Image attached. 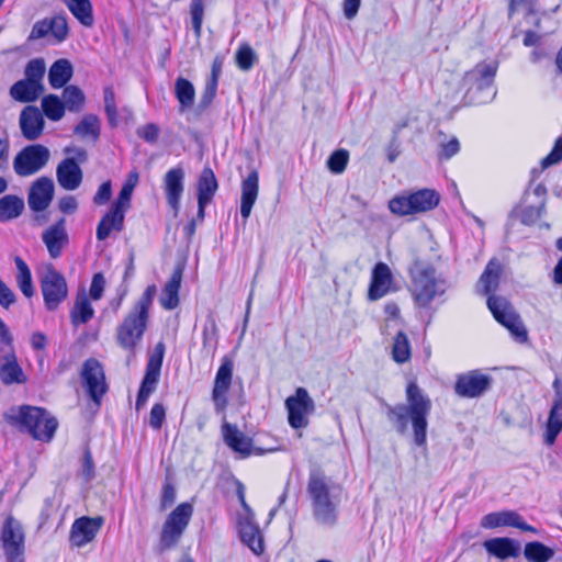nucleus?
<instances>
[{"mask_svg":"<svg viewBox=\"0 0 562 562\" xmlns=\"http://www.w3.org/2000/svg\"><path fill=\"white\" fill-rule=\"evenodd\" d=\"M406 398L407 404L392 406L384 400L381 401V404L385 408L387 419L400 435L407 431L408 422H412L414 442L422 447L427 440V417L431 409V402L414 382L407 385Z\"/></svg>","mask_w":562,"mask_h":562,"instance_id":"nucleus-1","label":"nucleus"},{"mask_svg":"<svg viewBox=\"0 0 562 562\" xmlns=\"http://www.w3.org/2000/svg\"><path fill=\"white\" fill-rule=\"evenodd\" d=\"M344 487L323 471H310L306 493L311 502L312 517L322 527L333 528L339 520Z\"/></svg>","mask_w":562,"mask_h":562,"instance_id":"nucleus-2","label":"nucleus"},{"mask_svg":"<svg viewBox=\"0 0 562 562\" xmlns=\"http://www.w3.org/2000/svg\"><path fill=\"white\" fill-rule=\"evenodd\" d=\"M157 288L148 285L133 308L116 327V341L121 348L135 355L137 345L142 341L149 321V310L153 305Z\"/></svg>","mask_w":562,"mask_h":562,"instance_id":"nucleus-3","label":"nucleus"},{"mask_svg":"<svg viewBox=\"0 0 562 562\" xmlns=\"http://www.w3.org/2000/svg\"><path fill=\"white\" fill-rule=\"evenodd\" d=\"M496 72V63H479L464 74L462 86L465 89L463 93L465 105L486 104L495 99L497 93L494 87Z\"/></svg>","mask_w":562,"mask_h":562,"instance_id":"nucleus-4","label":"nucleus"},{"mask_svg":"<svg viewBox=\"0 0 562 562\" xmlns=\"http://www.w3.org/2000/svg\"><path fill=\"white\" fill-rule=\"evenodd\" d=\"M408 272L409 291L419 307H427L436 296L445 293V281L436 276L432 265L415 258Z\"/></svg>","mask_w":562,"mask_h":562,"instance_id":"nucleus-5","label":"nucleus"},{"mask_svg":"<svg viewBox=\"0 0 562 562\" xmlns=\"http://www.w3.org/2000/svg\"><path fill=\"white\" fill-rule=\"evenodd\" d=\"M4 420L21 432L29 434L33 439L49 442L57 430L58 420L50 418L46 420V432H37L36 423L44 417V408L31 405L12 406L3 415Z\"/></svg>","mask_w":562,"mask_h":562,"instance_id":"nucleus-6","label":"nucleus"},{"mask_svg":"<svg viewBox=\"0 0 562 562\" xmlns=\"http://www.w3.org/2000/svg\"><path fill=\"white\" fill-rule=\"evenodd\" d=\"M440 199L439 192L435 189L404 191L389 201V209L397 216L414 215L434 210Z\"/></svg>","mask_w":562,"mask_h":562,"instance_id":"nucleus-7","label":"nucleus"},{"mask_svg":"<svg viewBox=\"0 0 562 562\" xmlns=\"http://www.w3.org/2000/svg\"><path fill=\"white\" fill-rule=\"evenodd\" d=\"M193 514L190 503L179 504L166 518L159 539V551L176 547L187 529Z\"/></svg>","mask_w":562,"mask_h":562,"instance_id":"nucleus-8","label":"nucleus"},{"mask_svg":"<svg viewBox=\"0 0 562 562\" xmlns=\"http://www.w3.org/2000/svg\"><path fill=\"white\" fill-rule=\"evenodd\" d=\"M40 286L45 308L56 311L68 296V285L63 273L48 265L40 277Z\"/></svg>","mask_w":562,"mask_h":562,"instance_id":"nucleus-9","label":"nucleus"},{"mask_svg":"<svg viewBox=\"0 0 562 562\" xmlns=\"http://www.w3.org/2000/svg\"><path fill=\"white\" fill-rule=\"evenodd\" d=\"M487 307L494 318L506 327L517 341L524 342L527 340V330L520 316L516 313L507 299L497 295H488Z\"/></svg>","mask_w":562,"mask_h":562,"instance_id":"nucleus-10","label":"nucleus"},{"mask_svg":"<svg viewBox=\"0 0 562 562\" xmlns=\"http://www.w3.org/2000/svg\"><path fill=\"white\" fill-rule=\"evenodd\" d=\"M165 344L159 341L156 344L154 351L150 353L146 364L145 374L143 376L138 394L136 397L135 408L139 411L146 404L148 397L155 392L159 378L161 366L165 356Z\"/></svg>","mask_w":562,"mask_h":562,"instance_id":"nucleus-11","label":"nucleus"},{"mask_svg":"<svg viewBox=\"0 0 562 562\" xmlns=\"http://www.w3.org/2000/svg\"><path fill=\"white\" fill-rule=\"evenodd\" d=\"M50 157L49 149L41 144L23 147L13 159V170L19 177H30L42 170Z\"/></svg>","mask_w":562,"mask_h":562,"instance_id":"nucleus-12","label":"nucleus"},{"mask_svg":"<svg viewBox=\"0 0 562 562\" xmlns=\"http://www.w3.org/2000/svg\"><path fill=\"white\" fill-rule=\"evenodd\" d=\"M1 541L7 562H24L25 537L22 525L9 516L2 526Z\"/></svg>","mask_w":562,"mask_h":562,"instance_id":"nucleus-13","label":"nucleus"},{"mask_svg":"<svg viewBox=\"0 0 562 562\" xmlns=\"http://www.w3.org/2000/svg\"><path fill=\"white\" fill-rule=\"evenodd\" d=\"M289 425L294 429L308 425V415L315 411V403L304 387H297L294 395L285 400Z\"/></svg>","mask_w":562,"mask_h":562,"instance_id":"nucleus-14","label":"nucleus"},{"mask_svg":"<svg viewBox=\"0 0 562 562\" xmlns=\"http://www.w3.org/2000/svg\"><path fill=\"white\" fill-rule=\"evenodd\" d=\"M493 378L481 370H471L457 376L454 393L464 398L484 395L492 386Z\"/></svg>","mask_w":562,"mask_h":562,"instance_id":"nucleus-15","label":"nucleus"},{"mask_svg":"<svg viewBox=\"0 0 562 562\" xmlns=\"http://www.w3.org/2000/svg\"><path fill=\"white\" fill-rule=\"evenodd\" d=\"M80 375L89 397L99 405L108 391L103 367L97 359L89 358L83 362Z\"/></svg>","mask_w":562,"mask_h":562,"instance_id":"nucleus-16","label":"nucleus"},{"mask_svg":"<svg viewBox=\"0 0 562 562\" xmlns=\"http://www.w3.org/2000/svg\"><path fill=\"white\" fill-rule=\"evenodd\" d=\"M234 370V360L231 356H224L222 363L216 372L212 390V400L215 411L223 412L227 406L226 393L231 387Z\"/></svg>","mask_w":562,"mask_h":562,"instance_id":"nucleus-17","label":"nucleus"},{"mask_svg":"<svg viewBox=\"0 0 562 562\" xmlns=\"http://www.w3.org/2000/svg\"><path fill=\"white\" fill-rule=\"evenodd\" d=\"M104 524L102 516L77 518L70 528L69 541L72 547L82 548L93 541Z\"/></svg>","mask_w":562,"mask_h":562,"instance_id":"nucleus-18","label":"nucleus"},{"mask_svg":"<svg viewBox=\"0 0 562 562\" xmlns=\"http://www.w3.org/2000/svg\"><path fill=\"white\" fill-rule=\"evenodd\" d=\"M55 193L52 178L43 176L37 178L29 188L27 204L35 213L44 212L50 205Z\"/></svg>","mask_w":562,"mask_h":562,"instance_id":"nucleus-19","label":"nucleus"},{"mask_svg":"<svg viewBox=\"0 0 562 562\" xmlns=\"http://www.w3.org/2000/svg\"><path fill=\"white\" fill-rule=\"evenodd\" d=\"M224 442L241 458H247L251 454H262L263 450L252 446V439L240 431L236 425L224 423L222 426Z\"/></svg>","mask_w":562,"mask_h":562,"instance_id":"nucleus-20","label":"nucleus"},{"mask_svg":"<svg viewBox=\"0 0 562 562\" xmlns=\"http://www.w3.org/2000/svg\"><path fill=\"white\" fill-rule=\"evenodd\" d=\"M8 349L2 348L4 352L0 356V380L5 385L22 384L26 381V376L18 363L13 346H5Z\"/></svg>","mask_w":562,"mask_h":562,"instance_id":"nucleus-21","label":"nucleus"},{"mask_svg":"<svg viewBox=\"0 0 562 562\" xmlns=\"http://www.w3.org/2000/svg\"><path fill=\"white\" fill-rule=\"evenodd\" d=\"M393 276L390 267L384 262H378L371 273V281L368 290V299L378 301L391 291Z\"/></svg>","mask_w":562,"mask_h":562,"instance_id":"nucleus-22","label":"nucleus"},{"mask_svg":"<svg viewBox=\"0 0 562 562\" xmlns=\"http://www.w3.org/2000/svg\"><path fill=\"white\" fill-rule=\"evenodd\" d=\"M56 178L63 189L75 191L82 182L83 172L74 157H67L57 165Z\"/></svg>","mask_w":562,"mask_h":562,"instance_id":"nucleus-23","label":"nucleus"},{"mask_svg":"<svg viewBox=\"0 0 562 562\" xmlns=\"http://www.w3.org/2000/svg\"><path fill=\"white\" fill-rule=\"evenodd\" d=\"M42 240L53 259L61 256L63 249L68 245L69 238L65 227V218L61 217L42 234Z\"/></svg>","mask_w":562,"mask_h":562,"instance_id":"nucleus-24","label":"nucleus"},{"mask_svg":"<svg viewBox=\"0 0 562 562\" xmlns=\"http://www.w3.org/2000/svg\"><path fill=\"white\" fill-rule=\"evenodd\" d=\"M166 199L169 206L177 213L180 207V200L184 190V170L176 167L167 171L164 179Z\"/></svg>","mask_w":562,"mask_h":562,"instance_id":"nucleus-25","label":"nucleus"},{"mask_svg":"<svg viewBox=\"0 0 562 562\" xmlns=\"http://www.w3.org/2000/svg\"><path fill=\"white\" fill-rule=\"evenodd\" d=\"M19 123L22 135L27 140L37 139L45 126L42 112L34 105H26L21 111Z\"/></svg>","mask_w":562,"mask_h":562,"instance_id":"nucleus-26","label":"nucleus"},{"mask_svg":"<svg viewBox=\"0 0 562 562\" xmlns=\"http://www.w3.org/2000/svg\"><path fill=\"white\" fill-rule=\"evenodd\" d=\"M258 171L251 170L250 173L241 182L240 215L245 221H247V218L250 216L252 206L258 196Z\"/></svg>","mask_w":562,"mask_h":562,"instance_id":"nucleus-27","label":"nucleus"},{"mask_svg":"<svg viewBox=\"0 0 562 562\" xmlns=\"http://www.w3.org/2000/svg\"><path fill=\"white\" fill-rule=\"evenodd\" d=\"M502 271L501 262L496 258L491 259L477 281V293L488 295L495 291L498 288Z\"/></svg>","mask_w":562,"mask_h":562,"instance_id":"nucleus-28","label":"nucleus"},{"mask_svg":"<svg viewBox=\"0 0 562 562\" xmlns=\"http://www.w3.org/2000/svg\"><path fill=\"white\" fill-rule=\"evenodd\" d=\"M44 90L43 82L21 79L11 86L10 95L18 102L30 103L36 101Z\"/></svg>","mask_w":562,"mask_h":562,"instance_id":"nucleus-29","label":"nucleus"},{"mask_svg":"<svg viewBox=\"0 0 562 562\" xmlns=\"http://www.w3.org/2000/svg\"><path fill=\"white\" fill-rule=\"evenodd\" d=\"M182 281V268L177 267L166 283L159 299L165 310L171 311L179 305V290Z\"/></svg>","mask_w":562,"mask_h":562,"instance_id":"nucleus-30","label":"nucleus"},{"mask_svg":"<svg viewBox=\"0 0 562 562\" xmlns=\"http://www.w3.org/2000/svg\"><path fill=\"white\" fill-rule=\"evenodd\" d=\"M486 551L499 559L516 558L520 553V544L510 538H493L484 542Z\"/></svg>","mask_w":562,"mask_h":562,"instance_id":"nucleus-31","label":"nucleus"},{"mask_svg":"<svg viewBox=\"0 0 562 562\" xmlns=\"http://www.w3.org/2000/svg\"><path fill=\"white\" fill-rule=\"evenodd\" d=\"M124 212L111 206L109 212L103 215L97 226V239L105 240L110 236L112 229L121 232L124 227Z\"/></svg>","mask_w":562,"mask_h":562,"instance_id":"nucleus-32","label":"nucleus"},{"mask_svg":"<svg viewBox=\"0 0 562 562\" xmlns=\"http://www.w3.org/2000/svg\"><path fill=\"white\" fill-rule=\"evenodd\" d=\"M239 535L244 544H246L256 555L265 551L263 538L259 527L249 521L239 522Z\"/></svg>","mask_w":562,"mask_h":562,"instance_id":"nucleus-33","label":"nucleus"},{"mask_svg":"<svg viewBox=\"0 0 562 562\" xmlns=\"http://www.w3.org/2000/svg\"><path fill=\"white\" fill-rule=\"evenodd\" d=\"M74 75V67L66 58L53 63L48 71V81L52 88H65Z\"/></svg>","mask_w":562,"mask_h":562,"instance_id":"nucleus-34","label":"nucleus"},{"mask_svg":"<svg viewBox=\"0 0 562 562\" xmlns=\"http://www.w3.org/2000/svg\"><path fill=\"white\" fill-rule=\"evenodd\" d=\"M543 211V202L526 206L517 205L510 211L507 225H513L515 218H518L524 225H533L541 217Z\"/></svg>","mask_w":562,"mask_h":562,"instance_id":"nucleus-35","label":"nucleus"},{"mask_svg":"<svg viewBox=\"0 0 562 562\" xmlns=\"http://www.w3.org/2000/svg\"><path fill=\"white\" fill-rule=\"evenodd\" d=\"M25 209L24 200L15 194L0 198V222L5 223L18 218Z\"/></svg>","mask_w":562,"mask_h":562,"instance_id":"nucleus-36","label":"nucleus"},{"mask_svg":"<svg viewBox=\"0 0 562 562\" xmlns=\"http://www.w3.org/2000/svg\"><path fill=\"white\" fill-rule=\"evenodd\" d=\"M94 315V310L85 291L77 294L70 318L74 326L87 324Z\"/></svg>","mask_w":562,"mask_h":562,"instance_id":"nucleus-37","label":"nucleus"},{"mask_svg":"<svg viewBox=\"0 0 562 562\" xmlns=\"http://www.w3.org/2000/svg\"><path fill=\"white\" fill-rule=\"evenodd\" d=\"M562 430V403L553 401V405L550 409L547 428L544 434V442L548 446H552L557 437Z\"/></svg>","mask_w":562,"mask_h":562,"instance_id":"nucleus-38","label":"nucleus"},{"mask_svg":"<svg viewBox=\"0 0 562 562\" xmlns=\"http://www.w3.org/2000/svg\"><path fill=\"white\" fill-rule=\"evenodd\" d=\"M218 189L217 179L210 167H204L198 179V200L211 202Z\"/></svg>","mask_w":562,"mask_h":562,"instance_id":"nucleus-39","label":"nucleus"},{"mask_svg":"<svg viewBox=\"0 0 562 562\" xmlns=\"http://www.w3.org/2000/svg\"><path fill=\"white\" fill-rule=\"evenodd\" d=\"M175 95L179 101V112L183 113L191 109L194 103L195 89L191 81L183 77H179L175 82Z\"/></svg>","mask_w":562,"mask_h":562,"instance_id":"nucleus-40","label":"nucleus"},{"mask_svg":"<svg viewBox=\"0 0 562 562\" xmlns=\"http://www.w3.org/2000/svg\"><path fill=\"white\" fill-rule=\"evenodd\" d=\"M519 514L514 510H503L490 513L482 518L481 526L485 529H492L503 526L515 527L519 520Z\"/></svg>","mask_w":562,"mask_h":562,"instance_id":"nucleus-41","label":"nucleus"},{"mask_svg":"<svg viewBox=\"0 0 562 562\" xmlns=\"http://www.w3.org/2000/svg\"><path fill=\"white\" fill-rule=\"evenodd\" d=\"M74 134L81 138L98 140L101 134L100 120L95 114H86L75 126Z\"/></svg>","mask_w":562,"mask_h":562,"instance_id":"nucleus-42","label":"nucleus"},{"mask_svg":"<svg viewBox=\"0 0 562 562\" xmlns=\"http://www.w3.org/2000/svg\"><path fill=\"white\" fill-rule=\"evenodd\" d=\"M68 10L85 26L93 24L92 4L90 0H64Z\"/></svg>","mask_w":562,"mask_h":562,"instance_id":"nucleus-43","label":"nucleus"},{"mask_svg":"<svg viewBox=\"0 0 562 562\" xmlns=\"http://www.w3.org/2000/svg\"><path fill=\"white\" fill-rule=\"evenodd\" d=\"M42 114L53 122H58L63 119L66 111V105L61 98L56 94H47L43 97L42 102Z\"/></svg>","mask_w":562,"mask_h":562,"instance_id":"nucleus-44","label":"nucleus"},{"mask_svg":"<svg viewBox=\"0 0 562 562\" xmlns=\"http://www.w3.org/2000/svg\"><path fill=\"white\" fill-rule=\"evenodd\" d=\"M61 100L66 105V110L78 113L85 106L86 97L79 87L70 85L64 88Z\"/></svg>","mask_w":562,"mask_h":562,"instance_id":"nucleus-45","label":"nucleus"},{"mask_svg":"<svg viewBox=\"0 0 562 562\" xmlns=\"http://www.w3.org/2000/svg\"><path fill=\"white\" fill-rule=\"evenodd\" d=\"M524 554L530 562H548L554 555V551L541 542L533 541L525 546Z\"/></svg>","mask_w":562,"mask_h":562,"instance_id":"nucleus-46","label":"nucleus"},{"mask_svg":"<svg viewBox=\"0 0 562 562\" xmlns=\"http://www.w3.org/2000/svg\"><path fill=\"white\" fill-rule=\"evenodd\" d=\"M393 359L398 363H404L411 358V344L405 333L398 331L394 337Z\"/></svg>","mask_w":562,"mask_h":562,"instance_id":"nucleus-47","label":"nucleus"},{"mask_svg":"<svg viewBox=\"0 0 562 562\" xmlns=\"http://www.w3.org/2000/svg\"><path fill=\"white\" fill-rule=\"evenodd\" d=\"M236 64L243 71H249L258 60L255 50L248 44H241L235 55Z\"/></svg>","mask_w":562,"mask_h":562,"instance_id":"nucleus-48","label":"nucleus"},{"mask_svg":"<svg viewBox=\"0 0 562 562\" xmlns=\"http://www.w3.org/2000/svg\"><path fill=\"white\" fill-rule=\"evenodd\" d=\"M204 0H192L190 3V15L194 35L201 36L204 16Z\"/></svg>","mask_w":562,"mask_h":562,"instance_id":"nucleus-49","label":"nucleus"},{"mask_svg":"<svg viewBox=\"0 0 562 562\" xmlns=\"http://www.w3.org/2000/svg\"><path fill=\"white\" fill-rule=\"evenodd\" d=\"M46 67L43 58L31 59L25 66V78L32 82H42Z\"/></svg>","mask_w":562,"mask_h":562,"instance_id":"nucleus-50","label":"nucleus"},{"mask_svg":"<svg viewBox=\"0 0 562 562\" xmlns=\"http://www.w3.org/2000/svg\"><path fill=\"white\" fill-rule=\"evenodd\" d=\"M349 153L346 149L335 150L327 159V167L333 173H341L348 164Z\"/></svg>","mask_w":562,"mask_h":562,"instance_id":"nucleus-51","label":"nucleus"},{"mask_svg":"<svg viewBox=\"0 0 562 562\" xmlns=\"http://www.w3.org/2000/svg\"><path fill=\"white\" fill-rule=\"evenodd\" d=\"M49 20L50 34L58 43L64 42L69 33L67 20L64 15H55Z\"/></svg>","mask_w":562,"mask_h":562,"instance_id":"nucleus-52","label":"nucleus"},{"mask_svg":"<svg viewBox=\"0 0 562 562\" xmlns=\"http://www.w3.org/2000/svg\"><path fill=\"white\" fill-rule=\"evenodd\" d=\"M217 86L218 82L207 79L198 105L200 112H203L211 105L216 95Z\"/></svg>","mask_w":562,"mask_h":562,"instance_id":"nucleus-53","label":"nucleus"},{"mask_svg":"<svg viewBox=\"0 0 562 562\" xmlns=\"http://www.w3.org/2000/svg\"><path fill=\"white\" fill-rule=\"evenodd\" d=\"M562 161V136L559 137L551 151L541 160V169H547Z\"/></svg>","mask_w":562,"mask_h":562,"instance_id":"nucleus-54","label":"nucleus"},{"mask_svg":"<svg viewBox=\"0 0 562 562\" xmlns=\"http://www.w3.org/2000/svg\"><path fill=\"white\" fill-rule=\"evenodd\" d=\"M104 110L110 124L114 125L117 116V110L115 104L114 92L109 87L104 89Z\"/></svg>","mask_w":562,"mask_h":562,"instance_id":"nucleus-55","label":"nucleus"},{"mask_svg":"<svg viewBox=\"0 0 562 562\" xmlns=\"http://www.w3.org/2000/svg\"><path fill=\"white\" fill-rule=\"evenodd\" d=\"M132 194L133 190L131 186L123 184L116 200L112 204V207L121 210L122 212L125 213V211L130 207Z\"/></svg>","mask_w":562,"mask_h":562,"instance_id":"nucleus-56","label":"nucleus"},{"mask_svg":"<svg viewBox=\"0 0 562 562\" xmlns=\"http://www.w3.org/2000/svg\"><path fill=\"white\" fill-rule=\"evenodd\" d=\"M166 418V409L162 404L157 403L150 409L149 425L153 429L158 430L161 428Z\"/></svg>","mask_w":562,"mask_h":562,"instance_id":"nucleus-57","label":"nucleus"},{"mask_svg":"<svg viewBox=\"0 0 562 562\" xmlns=\"http://www.w3.org/2000/svg\"><path fill=\"white\" fill-rule=\"evenodd\" d=\"M160 130L155 123H147L137 130V135L145 142L154 144L159 137Z\"/></svg>","mask_w":562,"mask_h":562,"instance_id":"nucleus-58","label":"nucleus"},{"mask_svg":"<svg viewBox=\"0 0 562 562\" xmlns=\"http://www.w3.org/2000/svg\"><path fill=\"white\" fill-rule=\"evenodd\" d=\"M16 283L21 292L26 297H32L34 295V285L32 281V273L25 272V273H18L16 276Z\"/></svg>","mask_w":562,"mask_h":562,"instance_id":"nucleus-59","label":"nucleus"},{"mask_svg":"<svg viewBox=\"0 0 562 562\" xmlns=\"http://www.w3.org/2000/svg\"><path fill=\"white\" fill-rule=\"evenodd\" d=\"M460 150V143L457 137H452L448 143L441 144L438 154L439 159L448 160L457 155Z\"/></svg>","mask_w":562,"mask_h":562,"instance_id":"nucleus-60","label":"nucleus"},{"mask_svg":"<svg viewBox=\"0 0 562 562\" xmlns=\"http://www.w3.org/2000/svg\"><path fill=\"white\" fill-rule=\"evenodd\" d=\"M105 279L101 272L94 273L90 285V296L92 300H100L103 295Z\"/></svg>","mask_w":562,"mask_h":562,"instance_id":"nucleus-61","label":"nucleus"},{"mask_svg":"<svg viewBox=\"0 0 562 562\" xmlns=\"http://www.w3.org/2000/svg\"><path fill=\"white\" fill-rule=\"evenodd\" d=\"M176 502V488L175 486L166 482L162 486V493L160 498V510H166Z\"/></svg>","mask_w":562,"mask_h":562,"instance_id":"nucleus-62","label":"nucleus"},{"mask_svg":"<svg viewBox=\"0 0 562 562\" xmlns=\"http://www.w3.org/2000/svg\"><path fill=\"white\" fill-rule=\"evenodd\" d=\"M48 33H50L49 20L43 19L41 21L35 22L27 40L29 41L40 40V38L45 37Z\"/></svg>","mask_w":562,"mask_h":562,"instance_id":"nucleus-63","label":"nucleus"},{"mask_svg":"<svg viewBox=\"0 0 562 562\" xmlns=\"http://www.w3.org/2000/svg\"><path fill=\"white\" fill-rule=\"evenodd\" d=\"M112 195V186L110 181L103 182L97 193L93 196V203L97 205H103L108 203Z\"/></svg>","mask_w":562,"mask_h":562,"instance_id":"nucleus-64","label":"nucleus"}]
</instances>
